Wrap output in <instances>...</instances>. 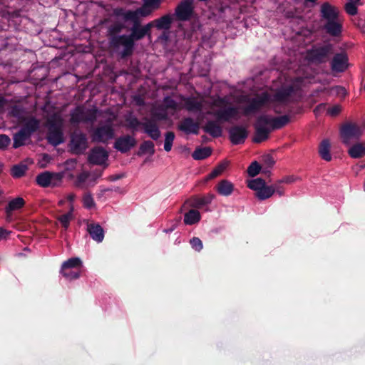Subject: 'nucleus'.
Segmentation results:
<instances>
[{"label":"nucleus","mask_w":365,"mask_h":365,"mask_svg":"<svg viewBox=\"0 0 365 365\" xmlns=\"http://www.w3.org/2000/svg\"><path fill=\"white\" fill-rule=\"evenodd\" d=\"M304 84L305 78L299 77L287 81L274 93L265 91L253 98L242 96L239 102L247 103L242 110L239 107L230 106L227 96L213 98L210 103L195 97L187 98L184 100L185 108L190 112H201L204 108H208L207 114L213 115L218 122L238 120L242 114L250 115L262 110H272L276 113H281Z\"/></svg>","instance_id":"1"},{"label":"nucleus","mask_w":365,"mask_h":365,"mask_svg":"<svg viewBox=\"0 0 365 365\" xmlns=\"http://www.w3.org/2000/svg\"><path fill=\"white\" fill-rule=\"evenodd\" d=\"M143 6L135 10L115 9V33L123 27L118 24V21H124L133 24L130 35L115 37V55L120 58L130 56L133 51L134 42L150 34L153 23H148L142 26L140 21L157 9L160 6L161 0H143Z\"/></svg>","instance_id":"2"},{"label":"nucleus","mask_w":365,"mask_h":365,"mask_svg":"<svg viewBox=\"0 0 365 365\" xmlns=\"http://www.w3.org/2000/svg\"><path fill=\"white\" fill-rule=\"evenodd\" d=\"M63 122L60 113H56L48 118V133L47 138L48 142L53 145H58L63 142Z\"/></svg>","instance_id":"3"},{"label":"nucleus","mask_w":365,"mask_h":365,"mask_svg":"<svg viewBox=\"0 0 365 365\" xmlns=\"http://www.w3.org/2000/svg\"><path fill=\"white\" fill-rule=\"evenodd\" d=\"M363 132L362 125L356 123L349 122L341 127L340 137L344 144L350 145L362 135Z\"/></svg>","instance_id":"4"},{"label":"nucleus","mask_w":365,"mask_h":365,"mask_svg":"<svg viewBox=\"0 0 365 365\" xmlns=\"http://www.w3.org/2000/svg\"><path fill=\"white\" fill-rule=\"evenodd\" d=\"M247 187L255 192L256 197L260 200L268 199L274 194L272 186L266 185L265 181L262 178L248 181Z\"/></svg>","instance_id":"5"},{"label":"nucleus","mask_w":365,"mask_h":365,"mask_svg":"<svg viewBox=\"0 0 365 365\" xmlns=\"http://www.w3.org/2000/svg\"><path fill=\"white\" fill-rule=\"evenodd\" d=\"M332 51V46L329 43L317 45L307 53V58L312 63H322L325 61Z\"/></svg>","instance_id":"6"},{"label":"nucleus","mask_w":365,"mask_h":365,"mask_svg":"<svg viewBox=\"0 0 365 365\" xmlns=\"http://www.w3.org/2000/svg\"><path fill=\"white\" fill-rule=\"evenodd\" d=\"M63 177L62 173L46 171L36 176V182L43 187H56L61 184Z\"/></svg>","instance_id":"7"},{"label":"nucleus","mask_w":365,"mask_h":365,"mask_svg":"<svg viewBox=\"0 0 365 365\" xmlns=\"http://www.w3.org/2000/svg\"><path fill=\"white\" fill-rule=\"evenodd\" d=\"M76 199V195L73 193H68L64 199H61L59 200L58 204L60 205H64L66 202H68V208L69 211L64 215H62L58 217V220L61 225V226L66 230L69 225L70 222L73 218V202Z\"/></svg>","instance_id":"8"},{"label":"nucleus","mask_w":365,"mask_h":365,"mask_svg":"<svg viewBox=\"0 0 365 365\" xmlns=\"http://www.w3.org/2000/svg\"><path fill=\"white\" fill-rule=\"evenodd\" d=\"M113 137V118H109L105 125L98 127L93 134V140L106 142Z\"/></svg>","instance_id":"9"},{"label":"nucleus","mask_w":365,"mask_h":365,"mask_svg":"<svg viewBox=\"0 0 365 365\" xmlns=\"http://www.w3.org/2000/svg\"><path fill=\"white\" fill-rule=\"evenodd\" d=\"M155 118H144L141 126L143 131L153 140H156L160 137V130Z\"/></svg>","instance_id":"10"},{"label":"nucleus","mask_w":365,"mask_h":365,"mask_svg":"<svg viewBox=\"0 0 365 365\" xmlns=\"http://www.w3.org/2000/svg\"><path fill=\"white\" fill-rule=\"evenodd\" d=\"M192 3L193 0H183L180 2L175 9L178 19L185 21L190 18L192 12Z\"/></svg>","instance_id":"11"},{"label":"nucleus","mask_w":365,"mask_h":365,"mask_svg":"<svg viewBox=\"0 0 365 365\" xmlns=\"http://www.w3.org/2000/svg\"><path fill=\"white\" fill-rule=\"evenodd\" d=\"M229 135L231 142L235 145H237L245 142L248 133L245 127L236 125L230 129Z\"/></svg>","instance_id":"12"},{"label":"nucleus","mask_w":365,"mask_h":365,"mask_svg":"<svg viewBox=\"0 0 365 365\" xmlns=\"http://www.w3.org/2000/svg\"><path fill=\"white\" fill-rule=\"evenodd\" d=\"M86 230L91 237L96 242L100 243L103 240L104 230L98 223L88 221Z\"/></svg>","instance_id":"13"},{"label":"nucleus","mask_w":365,"mask_h":365,"mask_svg":"<svg viewBox=\"0 0 365 365\" xmlns=\"http://www.w3.org/2000/svg\"><path fill=\"white\" fill-rule=\"evenodd\" d=\"M321 16L322 20L325 21L339 19V10L336 7L329 4V3H324L321 6Z\"/></svg>","instance_id":"14"},{"label":"nucleus","mask_w":365,"mask_h":365,"mask_svg":"<svg viewBox=\"0 0 365 365\" xmlns=\"http://www.w3.org/2000/svg\"><path fill=\"white\" fill-rule=\"evenodd\" d=\"M348 67V58L345 53L334 56L331 61V70L334 72H343Z\"/></svg>","instance_id":"15"},{"label":"nucleus","mask_w":365,"mask_h":365,"mask_svg":"<svg viewBox=\"0 0 365 365\" xmlns=\"http://www.w3.org/2000/svg\"><path fill=\"white\" fill-rule=\"evenodd\" d=\"M324 29L327 34L333 36L340 35L341 32L342 25L340 19L326 21L323 26Z\"/></svg>","instance_id":"16"},{"label":"nucleus","mask_w":365,"mask_h":365,"mask_svg":"<svg viewBox=\"0 0 365 365\" xmlns=\"http://www.w3.org/2000/svg\"><path fill=\"white\" fill-rule=\"evenodd\" d=\"M108 158L106 151L100 148H96L91 152L88 160L93 164L101 165L103 164Z\"/></svg>","instance_id":"17"},{"label":"nucleus","mask_w":365,"mask_h":365,"mask_svg":"<svg viewBox=\"0 0 365 365\" xmlns=\"http://www.w3.org/2000/svg\"><path fill=\"white\" fill-rule=\"evenodd\" d=\"M348 154L352 158H361L365 156V141L356 142L348 145Z\"/></svg>","instance_id":"18"},{"label":"nucleus","mask_w":365,"mask_h":365,"mask_svg":"<svg viewBox=\"0 0 365 365\" xmlns=\"http://www.w3.org/2000/svg\"><path fill=\"white\" fill-rule=\"evenodd\" d=\"M215 197V196L212 193H208L204 196H194L190 200V205L193 207L200 208L210 204Z\"/></svg>","instance_id":"19"},{"label":"nucleus","mask_w":365,"mask_h":365,"mask_svg":"<svg viewBox=\"0 0 365 365\" xmlns=\"http://www.w3.org/2000/svg\"><path fill=\"white\" fill-rule=\"evenodd\" d=\"M135 145V140L133 137L127 135L120 138L115 140V149L126 152Z\"/></svg>","instance_id":"20"},{"label":"nucleus","mask_w":365,"mask_h":365,"mask_svg":"<svg viewBox=\"0 0 365 365\" xmlns=\"http://www.w3.org/2000/svg\"><path fill=\"white\" fill-rule=\"evenodd\" d=\"M234 185L227 180H220L216 186V190L219 195L222 196H230L234 191Z\"/></svg>","instance_id":"21"},{"label":"nucleus","mask_w":365,"mask_h":365,"mask_svg":"<svg viewBox=\"0 0 365 365\" xmlns=\"http://www.w3.org/2000/svg\"><path fill=\"white\" fill-rule=\"evenodd\" d=\"M203 130L212 137H220L222 135V130L218 122L209 120L203 127Z\"/></svg>","instance_id":"22"},{"label":"nucleus","mask_w":365,"mask_h":365,"mask_svg":"<svg viewBox=\"0 0 365 365\" xmlns=\"http://www.w3.org/2000/svg\"><path fill=\"white\" fill-rule=\"evenodd\" d=\"M179 129L185 133H197L199 126L192 119L188 118L183 120L179 125Z\"/></svg>","instance_id":"23"},{"label":"nucleus","mask_w":365,"mask_h":365,"mask_svg":"<svg viewBox=\"0 0 365 365\" xmlns=\"http://www.w3.org/2000/svg\"><path fill=\"white\" fill-rule=\"evenodd\" d=\"M92 120V118L87 117L85 110L80 107L76 108L71 113V122L73 123Z\"/></svg>","instance_id":"24"},{"label":"nucleus","mask_w":365,"mask_h":365,"mask_svg":"<svg viewBox=\"0 0 365 365\" xmlns=\"http://www.w3.org/2000/svg\"><path fill=\"white\" fill-rule=\"evenodd\" d=\"M201 219L199 211L196 210H190L184 215V223L187 225H192L197 223Z\"/></svg>","instance_id":"25"},{"label":"nucleus","mask_w":365,"mask_h":365,"mask_svg":"<svg viewBox=\"0 0 365 365\" xmlns=\"http://www.w3.org/2000/svg\"><path fill=\"white\" fill-rule=\"evenodd\" d=\"M330 148V143L328 140H322L319 147V155L321 158L326 161H330L331 160Z\"/></svg>","instance_id":"26"},{"label":"nucleus","mask_w":365,"mask_h":365,"mask_svg":"<svg viewBox=\"0 0 365 365\" xmlns=\"http://www.w3.org/2000/svg\"><path fill=\"white\" fill-rule=\"evenodd\" d=\"M272 130L259 125L256 123V133L254 138L255 143H261L268 138L269 133Z\"/></svg>","instance_id":"27"},{"label":"nucleus","mask_w":365,"mask_h":365,"mask_svg":"<svg viewBox=\"0 0 365 365\" xmlns=\"http://www.w3.org/2000/svg\"><path fill=\"white\" fill-rule=\"evenodd\" d=\"M173 18L171 15H165L152 23L153 25L155 24L158 29H168L170 27Z\"/></svg>","instance_id":"28"},{"label":"nucleus","mask_w":365,"mask_h":365,"mask_svg":"<svg viewBox=\"0 0 365 365\" xmlns=\"http://www.w3.org/2000/svg\"><path fill=\"white\" fill-rule=\"evenodd\" d=\"M151 115L157 120H162L167 118V108L163 106H154L151 109Z\"/></svg>","instance_id":"29"},{"label":"nucleus","mask_w":365,"mask_h":365,"mask_svg":"<svg viewBox=\"0 0 365 365\" xmlns=\"http://www.w3.org/2000/svg\"><path fill=\"white\" fill-rule=\"evenodd\" d=\"M30 135L29 133H26V130L21 129L19 133L14 135L13 146L16 148L24 145L26 140L29 138Z\"/></svg>","instance_id":"30"},{"label":"nucleus","mask_w":365,"mask_h":365,"mask_svg":"<svg viewBox=\"0 0 365 365\" xmlns=\"http://www.w3.org/2000/svg\"><path fill=\"white\" fill-rule=\"evenodd\" d=\"M211 153L212 150L208 147L199 148L193 152L192 156L195 160H203L209 157Z\"/></svg>","instance_id":"31"},{"label":"nucleus","mask_w":365,"mask_h":365,"mask_svg":"<svg viewBox=\"0 0 365 365\" xmlns=\"http://www.w3.org/2000/svg\"><path fill=\"white\" fill-rule=\"evenodd\" d=\"M25 204V201L22 197H16L11 200L8 206L6 207V211L7 213L17 210L21 208Z\"/></svg>","instance_id":"32"},{"label":"nucleus","mask_w":365,"mask_h":365,"mask_svg":"<svg viewBox=\"0 0 365 365\" xmlns=\"http://www.w3.org/2000/svg\"><path fill=\"white\" fill-rule=\"evenodd\" d=\"M61 269H73V270L82 269V262L79 258H71L65 262Z\"/></svg>","instance_id":"33"},{"label":"nucleus","mask_w":365,"mask_h":365,"mask_svg":"<svg viewBox=\"0 0 365 365\" xmlns=\"http://www.w3.org/2000/svg\"><path fill=\"white\" fill-rule=\"evenodd\" d=\"M274 117L269 115H261L257 120V124L272 130Z\"/></svg>","instance_id":"34"},{"label":"nucleus","mask_w":365,"mask_h":365,"mask_svg":"<svg viewBox=\"0 0 365 365\" xmlns=\"http://www.w3.org/2000/svg\"><path fill=\"white\" fill-rule=\"evenodd\" d=\"M228 166V162L225 161L218 165L207 176L206 180L213 179L223 173Z\"/></svg>","instance_id":"35"},{"label":"nucleus","mask_w":365,"mask_h":365,"mask_svg":"<svg viewBox=\"0 0 365 365\" xmlns=\"http://www.w3.org/2000/svg\"><path fill=\"white\" fill-rule=\"evenodd\" d=\"M289 121L288 115H282L279 117H274L272 130L279 129L287 125Z\"/></svg>","instance_id":"36"},{"label":"nucleus","mask_w":365,"mask_h":365,"mask_svg":"<svg viewBox=\"0 0 365 365\" xmlns=\"http://www.w3.org/2000/svg\"><path fill=\"white\" fill-rule=\"evenodd\" d=\"M39 126V121L35 118L29 119L26 123L24 127L22 128L23 130H26V133L31 135L33 132L36 130Z\"/></svg>","instance_id":"37"},{"label":"nucleus","mask_w":365,"mask_h":365,"mask_svg":"<svg viewBox=\"0 0 365 365\" xmlns=\"http://www.w3.org/2000/svg\"><path fill=\"white\" fill-rule=\"evenodd\" d=\"M61 273L66 279L71 280L78 278L81 272L80 269L73 270V269H61Z\"/></svg>","instance_id":"38"},{"label":"nucleus","mask_w":365,"mask_h":365,"mask_svg":"<svg viewBox=\"0 0 365 365\" xmlns=\"http://www.w3.org/2000/svg\"><path fill=\"white\" fill-rule=\"evenodd\" d=\"M175 139V134L173 132H167L165 135L164 150L167 152L171 150Z\"/></svg>","instance_id":"39"},{"label":"nucleus","mask_w":365,"mask_h":365,"mask_svg":"<svg viewBox=\"0 0 365 365\" xmlns=\"http://www.w3.org/2000/svg\"><path fill=\"white\" fill-rule=\"evenodd\" d=\"M140 150L142 153H149L153 155L155 153L154 143L150 140L145 141L141 144Z\"/></svg>","instance_id":"40"},{"label":"nucleus","mask_w":365,"mask_h":365,"mask_svg":"<svg viewBox=\"0 0 365 365\" xmlns=\"http://www.w3.org/2000/svg\"><path fill=\"white\" fill-rule=\"evenodd\" d=\"M26 170L27 167L24 165H15L11 170L12 175L16 178H19L24 175Z\"/></svg>","instance_id":"41"},{"label":"nucleus","mask_w":365,"mask_h":365,"mask_svg":"<svg viewBox=\"0 0 365 365\" xmlns=\"http://www.w3.org/2000/svg\"><path fill=\"white\" fill-rule=\"evenodd\" d=\"M83 206L87 209H92L95 207V202L93 198L88 193L84 195L83 197Z\"/></svg>","instance_id":"42"},{"label":"nucleus","mask_w":365,"mask_h":365,"mask_svg":"<svg viewBox=\"0 0 365 365\" xmlns=\"http://www.w3.org/2000/svg\"><path fill=\"white\" fill-rule=\"evenodd\" d=\"M260 169L261 168L259 163L255 161L249 166L247 173L250 176L255 177L259 173Z\"/></svg>","instance_id":"43"},{"label":"nucleus","mask_w":365,"mask_h":365,"mask_svg":"<svg viewBox=\"0 0 365 365\" xmlns=\"http://www.w3.org/2000/svg\"><path fill=\"white\" fill-rule=\"evenodd\" d=\"M345 10L349 15L354 16L357 13V3L351 1L345 5Z\"/></svg>","instance_id":"44"},{"label":"nucleus","mask_w":365,"mask_h":365,"mask_svg":"<svg viewBox=\"0 0 365 365\" xmlns=\"http://www.w3.org/2000/svg\"><path fill=\"white\" fill-rule=\"evenodd\" d=\"M282 182L279 180L273 184L271 188L273 189L274 193H277L279 196H283L285 194V189L282 185Z\"/></svg>","instance_id":"45"},{"label":"nucleus","mask_w":365,"mask_h":365,"mask_svg":"<svg viewBox=\"0 0 365 365\" xmlns=\"http://www.w3.org/2000/svg\"><path fill=\"white\" fill-rule=\"evenodd\" d=\"M71 143L78 147L84 146L86 144V138L83 135L73 136L72 138Z\"/></svg>","instance_id":"46"},{"label":"nucleus","mask_w":365,"mask_h":365,"mask_svg":"<svg viewBox=\"0 0 365 365\" xmlns=\"http://www.w3.org/2000/svg\"><path fill=\"white\" fill-rule=\"evenodd\" d=\"M192 247L196 251H200L202 249V242L198 237H193L190 241Z\"/></svg>","instance_id":"47"},{"label":"nucleus","mask_w":365,"mask_h":365,"mask_svg":"<svg viewBox=\"0 0 365 365\" xmlns=\"http://www.w3.org/2000/svg\"><path fill=\"white\" fill-rule=\"evenodd\" d=\"M164 103H165V108H172L173 110L177 108L178 104L177 103L172 99L170 97H165L164 98Z\"/></svg>","instance_id":"48"},{"label":"nucleus","mask_w":365,"mask_h":365,"mask_svg":"<svg viewBox=\"0 0 365 365\" xmlns=\"http://www.w3.org/2000/svg\"><path fill=\"white\" fill-rule=\"evenodd\" d=\"M90 177V174L87 172L81 173L77 179L78 185H81L82 184L87 183V180Z\"/></svg>","instance_id":"49"},{"label":"nucleus","mask_w":365,"mask_h":365,"mask_svg":"<svg viewBox=\"0 0 365 365\" xmlns=\"http://www.w3.org/2000/svg\"><path fill=\"white\" fill-rule=\"evenodd\" d=\"M10 138L6 135H0V148H6L10 143Z\"/></svg>","instance_id":"50"},{"label":"nucleus","mask_w":365,"mask_h":365,"mask_svg":"<svg viewBox=\"0 0 365 365\" xmlns=\"http://www.w3.org/2000/svg\"><path fill=\"white\" fill-rule=\"evenodd\" d=\"M11 115H13L14 117H16L18 118H21L22 114H23V110L20 107L16 106L12 108V109L11 110Z\"/></svg>","instance_id":"51"},{"label":"nucleus","mask_w":365,"mask_h":365,"mask_svg":"<svg viewBox=\"0 0 365 365\" xmlns=\"http://www.w3.org/2000/svg\"><path fill=\"white\" fill-rule=\"evenodd\" d=\"M129 126L133 129H137L138 126L141 125L142 121L140 122L136 118H130L128 120Z\"/></svg>","instance_id":"52"},{"label":"nucleus","mask_w":365,"mask_h":365,"mask_svg":"<svg viewBox=\"0 0 365 365\" xmlns=\"http://www.w3.org/2000/svg\"><path fill=\"white\" fill-rule=\"evenodd\" d=\"M341 110V108L339 106H334L331 108H329L328 110H327V113L329 115H331V116H334V115H336Z\"/></svg>","instance_id":"53"},{"label":"nucleus","mask_w":365,"mask_h":365,"mask_svg":"<svg viewBox=\"0 0 365 365\" xmlns=\"http://www.w3.org/2000/svg\"><path fill=\"white\" fill-rule=\"evenodd\" d=\"M295 181V178L293 176H287L279 180V182L290 184Z\"/></svg>","instance_id":"54"},{"label":"nucleus","mask_w":365,"mask_h":365,"mask_svg":"<svg viewBox=\"0 0 365 365\" xmlns=\"http://www.w3.org/2000/svg\"><path fill=\"white\" fill-rule=\"evenodd\" d=\"M324 109H325V105L322 103L315 108V109L314 110V112L315 113L316 115H319Z\"/></svg>","instance_id":"55"},{"label":"nucleus","mask_w":365,"mask_h":365,"mask_svg":"<svg viewBox=\"0 0 365 365\" xmlns=\"http://www.w3.org/2000/svg\"><path fill=\"white\" fill-rule=\"evenodd\" d=\"M9 234V232L0 227V240L6 238Z\"/></svg>","instance_id":"56"},{"label":"nucleus","mask_w":365,"mask_h":365,"mask_svg":"<svg viewBox=\"0 0 365 365\" xmlns=\"http://www.w3.org/2000/svg\"><path fill=\"white\" fill-rule=\"evenodd\" d=\"M6 104V101L0 95V111L4 108Z\"/></svg>","instance_id":"57"},{"label":"nucleus","mask_w":365,"mask_h":365,"mask_svg":"<svg viewBox=\"0 0 365 365\" xmlns=\"http://www.w3.org/2000/svg\"><path fill=\"white\" fill-rule=\"evenodd\" d=\"M135 101L136 103L139 106H140L143 103V101L140 97L135 98Z\"/></svg>","instance_id":"58"},{"label":"nucleus","mask_w":365,"mask_h":365,"mask_svg":"<svg viewBox=\"0 0 365 365\" xmlns=\"http://www.w3.org/2000/svg\"><path fill=\"white\" fill-rule=\"evenodd\" d=\"M274 163V160L271 158L267 157V164L269 165H272Z\"/></svg>","instance_id":"59"},{"label":"nucleus","mask_w":365,"mask_h":365,"mask_svg":"<svg viewBox=\"0 0 365 365\" xmlns=\"http://www.w3.org/2000/svg\"><path fill=\"white\" fill-rule=\"evenodd\" d=\"M337 90H339V92H341L343 94L346 93V90L342 87H337Z\"/></svg>","instance_id":"60"},{"label":"nucleus","mask_w":365,"mask_h":365,"mask_svg":"<svg viewBox=\"0 0 365 365\" xmlns=\"http://www.w3.org/2000/svg\"><path fill=\"white\" fill-rule=\"evenodd\" d=\"M89 113H91V115L92 116L96 117V110H89Z\"/></svg>","instance_id":"61"},{"label":"nucleus","mask_w":365,"mask_h":365,"mask_svg":"<svg viewBox=\"0 0 365 365\" xmlns=\"http://www.w3.org/2000/svg\"><path fill=\"white\" fill-rule=\"evenodd\" d=\"M351 1H353V2H355V3H358L360 0H350Z\"/></svg>","instance_id":"62"}]
</instances>
